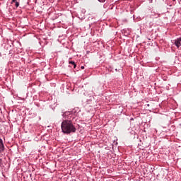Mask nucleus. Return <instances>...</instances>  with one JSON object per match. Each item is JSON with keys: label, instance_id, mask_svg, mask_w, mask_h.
Returning a JSON list of instances; mask_svg holds the SVG:
<instances>
[{"label": "nucleus", "instance_id": "7ed1b4c3", "mask_svg": "<svg viewBox=\"0 0 181 181\" xmlns=\"http://www.w3.org/2000/svg\"><path fill=\"white\" fill-rule=\"evenodd\" d=\"M174 44L176 46V47H177V49H179L180 47L181 46V37L175 40Z\"/></svg>", "mask_w": 181, "mask_h": 181}, {"label": "nucleus", "instance_id": "f03ea898", "mask_svg": "<svg viewBox=\"0 0 181 181\" xmlns=\"http://www.w3.org/2000/svg\"><path fill=\"white\" fill-rule=\"evenodd\" d=\"M63 121L66 122H73L74 118H76V112L74 111H66L62 113Z\"/></svg>", "mask_w": 181, "mask_h": 181}, {"label": "nucleus", "instance_id": "6e6552de", "mask_svg": "<svg viewBox=\"0 0 181 181\" xmlns=\"http://www.w3.org/2000/svg\"><path fill=\"white\" fill-rule=\"evenodd\" d=\"M81 69L82 70H84V66H81Z\"/></svg>", "mask_w": 181, "mask_h": 181}, {"label": "nucleus", "instance_id": "9d476101", "mask_svg": "<svg viewBox=\"0 0 181 181\" xmlns=\"http://www.w3.org/2000/svg\"><path fill=\"white\" fill-rule=\"evenodd\" d=\"M149 105H150L149 104H146V107H149Z\"/></svg>", "mask_w": 181, "mask_h": 181}, {"label": "nucleus", "instance_id": "f257e3e1", "mask_svg": "<svg viewBox=\"0 0 181 181\" xmlns=\"http://www.w3.org/2000/svg\"><path fill=\"white\" fill-rule=\"evenodd\" d=\"M61 129L63 134H66V135H69V134H74V132L77 131V129H76V126L73 122L66 121H62Z\"/></svg>", "mask_w": 181, "mask_h": 181}, {"label": "nucleus", "instance_id": "39448f33", "mask_svg": "<svg viewBox=\"0 0 181 181\" xmlns=\"http://www.w3.org/2000/svg\"><path fill=\"white\" fill-rule=\"evenodd\" d=\"M69 64H73L74 69H76V67H77V65L76 64V62H74V61H69Z\"/></svg>", "mask_w": 181, "mask_h": 181}, {"label": "nucleus", "instance_id": "9b49d317", "mask_svg": "<svg viewBox=\"0 0 181 181\" xmlns=\"http://www.w3.org/2000/svg\"><path fill=\"white\" fill-rule=\"evenodd\" d=\"M115 71H118V69H115Z\"/></svg>", "mask_w": 181, "mask_h": 181}, {"label": "nucleus", "instance_id": "20e7f679", "mask_svg": "<svg viewBox=\"0 0 181 181\" xmlns=\"http://www.w3.org/2000/svg\"><path fill=\"white\" fill-rule=\"evenodd\" d=\"M5 151V146L4 145V141L0 138V152Z\"/></svg>", "mask_w": 181, "mask_h": 181}, {"label": "nucleus", "instance_id": "0eeeda50", "mask_svg": "<svg viewBox=\"0 0 181 181\" xmlns=\"http://www.w3.org/2000/svg\"><path fill=\"white\" fill-rule=\"evenodd\" d=\"M99 2H102V3H104L105 2V0H98Z\"/></svg>", "mask_w": 181, "mask_h": 181}, {"label": "nucleus", "instance_id": "1a4fd4ad", "mask_svg": "<svg viewBox=\"0 0 181 181\" xmlns=\"http://www.w3.org/2000/svg\"><path fill=\"white\" fill-rule=\"evenodd\" d=\"M16 2V0H12V3Z\"/></svg>", "mask_w": 181, "mask_h": 181}, {"label": "nucleus", "instance_id": "423d86ee", "mask_svg": "<svg viewBox=\"0 0 181 181\" xmlns=\"http://www.w3.org/2000/svg\"><path fill=\"white\" fill-rule=\"evenodd\" d=\"M15 4H16V7L18 8L19 6V2L16 1Z\"/></svg>", "mask_w": 181, "mask_h": 181}]
</instances>
